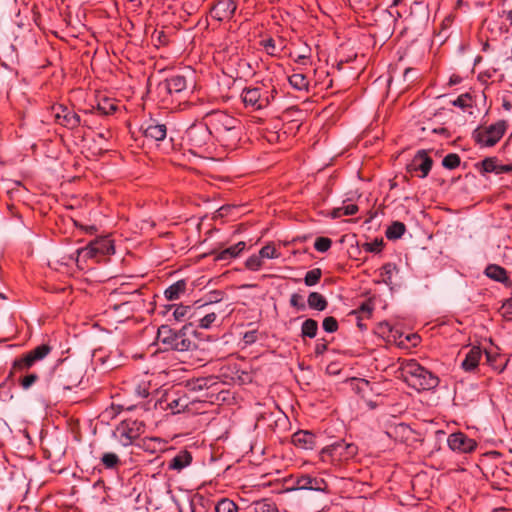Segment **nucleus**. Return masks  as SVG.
<instances>
[{
    "label": "nucleus",
    "mask_w": 512,
    "mask_h": 512,
    "mask_svg": "<svg viewBox=\"0 0 512 512\" xmlns=\"http://www.w3.org/2000/svg\"><path fill=\"white\" fill-rule=\"evenodd\" d=\"M187 288V283L185 280H178L164 291V296L169 301H174L180 299V297L185 293Z\"/></svg>",
    "instance_id": "obj_26"
},
{
    "label": "nucleus",
    "mask_w": 512,
    "mask_h": 512,
    "mask_svg": "<svg viewBox=\"0 0 512 512\" xmlns=\"http://www.w3.org/2000/svg\"><path fill=\"white\" fill-rule=\"evenodd\" d=\"M51 112L56 123L65 128L72 130L81 125L80 116L63 104L52 105Z\"/></svg>",
    "instance_id": "obj_11"
},
{
    "label": "nucleus",
    "mask_w": 512,
    "mask_h": 512,
    "mask_svg": "<svg viewBox=\"0 0 512 512\" xmlns=\"http://www.w3.org/2000/svg\"><path fill=\"white\" fill-rule=\"evenodd\" d=\"M37 361L33 358L30 352L26 353L20 358L14 360L13 369L15 371H26L30 369Z\"/></svg>",
    "instance_id": "obj_31"
},
{
    "label": "nucleus",
    "mask_w": 512,
    "mask_h": 512,
    "mask_svg": "<svg viewBox=\"0 0 512 512\" xmlns=\"http://www.w3.org/2000/svg\"><path fill=\"white\" fill-rule=\"evenodd\" d=\"M290 85L299 91L308 90L309 80L302 73H294L288 78Z\"/></svg>",
    "instance_id": "obj_32"
},
{
    "label": "nucleus",
    "mask_w": 512,
    "mask_h": 512,
    "mask_svg": "<svg viewBox=\"0 0 512 512\" xmlns=\"http://www.w3.org/2000/svg\"><path fill=\"white\" fill-rule=\"evenodd\" d=\"M318 323L314 319H306L301 325V337L314 338L317 335Z\"/></svg>",
    "instance_id": "obj_34"
},
{
    "label": "nucleus",
    "mask_w": 512,
    "mask_h": 512,
    "mask_svg": "<svg viewBox=\"0 0 512 512\" xmlns=\"http://www.w3.org/2000/svg\"><path fill=\"white\" fill-rule=\"evenodd\" d=\"M482 355L483 351L479 346L471 347L461 362V368L465 372H475L479 366Z\"/></svg>",
    "instance_id": "obj_19"
},
{
    "label": "nucleus",
    "mask_w": 512,
    "mask_h": 512,
    "mask_svg": "<svg viewBox=\"0 0 512 512\" xmlns=\"http://www.w3.org/2000/svg\"><path fill=\"white\" fill-rule=\"evenodd\" d=\"M499 313L505 320L512 321V298L502 304Z\"/></svg>",
    "instance_id": "obj_48"
},
{
    "label": "nucleus",
    "mask_w": 512,
    "mask_h": 512,
    "mask_svg": "<svg viewBox=\"0 0 512 512\" xmlns=\"http://www.w3.org/2000/svg\"><path fill=\"white\" fill-rule=\"evenodd\" d=\"M483 173H495L499 174V163L495 158H486L481 162Z\"/></svg>",
    "instance_id": "obj_41"
},
{
    "label": "nucleus",
    "mask_w": 512,
    "mask_h": 512,
    "mask_svg": "<svg viewBox=\"0 0 512 512\" xmlns=\"http://www.w3.org/2000/svg\"><path fill=\"white\" fill-rule=\"evenodd\" d=\"M502 106L505 110H510L512 108V104L508 101H504Z\"/></svg>",
    "instance_id": "obj_63"
},
{
    "label": "nucleus",
    "mask_w": 512,
    "mask_h": 512,
    "mask_svg": "<svg viewBox=\"0 0 512 512\" xmlns=\"http://www.w3.org/2000/svg\"><path fill=\"white\" fill-rule=\"evenodd\" d=\"M204 120L212 132V137L226 150L237 148L242 137V125L239 119L222 110L207 112Z\"/></svg>",
    "instance_id": "obj_1"
},
{
    "label": "nucleus",
    "mask_w": 512,
    "mask_h": 512,
    "mask_svg": "<svg viewBox=\"0 0 512 512\" xmlns=\"http://www.w3.org/2000/svg\"><path fill=\"white\" fill-rule=\"evenodd\" d=\"M342 209L341 207H337V208H334L332 211H331V217L336 219V218H340L342 217Z\"/></svg>",
    "instance_id": "obj_59"
},
{
    "label": "nucleus",
    "mask_w": 512,
    "mask_h": 512,
    "mask_svg": "<svg viewBox=\"0 0 512 512\" xmlns=\"http://www.w3.org/2000/svg\"><path fill=\"white\" fill-rule=\"evenodd\" d=\"M158 341L166 349L185 352L197 348V337L192 325H185L179 330H173L168 325H162L157 332Z\"/></svg>",
    "instance_id": "obj_3"
},
{
    "label": "nucleus",
    "mask_w": 512,
    "mask_h": 512,
    "mask_svg": "<svg viewBox=\"0 0 512 512\" xmlns=\"http://www.w3.org/2000/svg\"><path fill=\"white\" fill-rule=\"evenodd\" d=\"M215 385H218L217 378L209 376L189 380L186 384V388L188 391L198 392L204 389H210Z\"/></svg>",
    "instance_id": "obj_24"
},
{
    "label": "nucleus",
    "mask_w": 512,
    "mask_h": 512,
    "mask_svg": "<svg viewBox=\"0 0 512 512\" xmlns=\"http://www.w3.org/2000/svg\"><path fill=\"white\" fill-rule=\"evenodd\" d=\"M382 245H383V241L382 240L379 241L376 239L372 242L365 243L364 249H365V251H368V252L378 253L381 251Z\"/></svg>",
    "instance_id": "obj_54"
},
{
    "label": "nucleus",
    "mask_w": 512,
    "mask_h": 512,
    "mask_svg": "<svg viewBox=\"0 0 512 512\" xmlns=\"http://www.w3.org/2000/svg\"><path fill=\"white\" fill-rule=\"evenodd\" d=\"M400 373L404 382L418 392L433 390L439 385L438 376L421 366L415 359L403 361Z\"/></svg>",
    "instance_id": "obj_2"
},
{
    "label": "nucleus",
    "mask_w": 512,
    "mask_h": 512,
    "mask_svg": "<svg viewBox=\"0 0 512 512\" xmlns=\"http://www.w3.org/2000/svg\"><path fill=\"white\" fill-rule=\"evenodd\" d=\"M263 265V260L259 254L249 256L245 261V267L251 271H258Z\"/></svg>",
    "instance_id": "obj_43"
},
{
    "label": "nucleus",
    "mask_w": 512,
    "mask_h": 512,
    "mask_svg": "<svg viewBox=\"0 0 512 512\" xmlns=\"http://www.w3.org/2000/svg\"><path fill=\"white\" fill-rule=\"evenodd\" d=\"M246 248V243L244 241H240L235 245H232L228 248L223 249L219 253L216 254V261H230L236 257H238Z\"/></svg>",
    "instance_id": "obj_25"
},
{
    "label": "nucleus",
    "mask_w": 512,
    "mask_h": 512,
    "mask_svg": "<svg viewBox=\"0 0 512 512\" xmlns=\"http://www.w3.org/2000/svg\"><path fill=\"white\" fill-rule=\"evenodd\" d=\"M373 312V306L369 302L362 303L359 308L355 311H353L354 314L360 318L361 316L369 318Z\"/></svg>",
    "instance_id": "obj_50"
},
{
    "label": "nucleus",
    "mask_w": 512,
    "mask_h": 512,
    "mask_svg": "<svg viewBox=\"0 0 512 512\" xmlns=\"http://www.w3.org/2000/svg\"><path fill=\"white\" fill-rule=\"evenodd\" d=\"M38 380V375L35 373H31L28 375H25L20 379V386L27 390L29 389L36 381Z\"/></svg>",
    "instance_id": "obj_52"
},
{
    "label": "nucleus",
    "mask_w": 512,
    "mask_h": 512,
    "mask_svg": "<svg viewBox=\"0 0 512 512\" xmlns=\"http://www.w3.org/2000/svg\"><path fill=\"white\" fill-rule=\"evenodd\" d=\"M257 339L256 331H248L244 335V340L247 344L254 343Z\"/></svg>",
    "instance_id": "obj_58"
},
{
    "label": "nucleus",
    "mask_w": 512,
    "mask_h": 512,
    "mask_svg": "<svg viewBox=\"0 0 512 512\" xmlns=\"http://www.w3.org/2000/svg\"><path fill=\"white\" fill-rule=\"evenodd\" d=\"M276 94L277 90L271 83L257 82L245 87L240 97L246 109L260 111L272 103Z\"/></svg>",
    "instance_id": "obj_5"
},
{
    "label": "nucleus",
    "mask_w": 512,
    "mask_h": 512,
    "mask_svg": "<svg viewBox=\"0 0 512 512\" xmlns=\"http://www.w3.org/2000/svg\"><path fill=\"white\" fill-rule=\"evenodd\" d=\"M475 103L476 101L471 93L461 94L452 102L454 106L459 107L463 111H468Z\"/></svg>",
    "instance_id": "obj_33"
},
{
    "label": "nucleus",
    "mask_w": 512,
    "mask_h": 512,
    "mask_svg": "<svg viewBox=\"0 0 512 512\" xmlns=\"http://www.w3.org/2000/svg\"><path fill=\"white\" fill-rule=\"evenodd\" d=\"M289 302L292 307L298 310H304L306 308L302 296L298 293L292 294Z\"/></svg>",
    "instance_id": "obj_53"
},
{
    "label": "nucleus",
    "mask_w": 512,
    "mask_h": 512,
    "mask_svg": "<svg viewBox=\"0 0 512 512\" xmlns=\"http://www.w3.org/2000/svg\"><path fill=\"white\" fill-rule=\"evenodd\" d=\"M261 45L263 46L266 53L271 56H276L282 51L281 48L277 47L275 40L272 38L262 40Z\"/></svg>",
    "instance_id": "obj_45"
},
{
    "label": "nucleus",
    "mask_w": 512,
    "mask_h": 512,
    "mask_svg": "<svg viewBox=\"0 0 512 512\" xmlns=\"http://www.w3.org/2000/svg\"><path fill=\"white\" fill-rule=\"evenodd\" d=\"M504 13L506 14V19L509 21L510 25H512V9Z\"/></svg>",
    "instance_id": "obj_62"
},
{
    "label": "nucleus",
    "mask_w": 512,
    "mask_h": 512,
    "mask_svg": "<svg viewBox=\"0 0 512 512\" xmlns=\"http://www.w3.org/2000/svg\"><path fill=\"white\" fill-rule=\"evenodd\" d=\"M341 209L343 216L354 215L358 212V206L352 203L342 205Z\"/></svg>",
    "instance_id": "obj_55"
},
{
    "label": "nucleus",
    "mask_w": 512,
    "mask_h": 512,
    "mask_svg": "<svg viewBox=\"0 0 512 512\" xmlns=\"http://www.w3.org/2000/svg\"><path fill=\"white\" fill-rule=\"evenodd\" d=\"M152 381L148 375L137 380L135 393L141 398H147L151 394Z\"/></svg>",
    "instance_id": "obj_28"
},
{
    "label": "nucleus",
    "mask_w": 512,
    "mask_h": 512,
    "mask_svg": "<svg viewBox=\"0 0 512 512\" xmlns=\"http://www.w3.org/2000/svg\"><path fill=\"white\" fill-rule=\"evenodd\" d=\"M190 398L183 390L165 392L154 404L156 409L169 410L172 414H178L188 409Z\"/></svg>",
    "instance_id": "obj_7"
},
{
    "label": "nucleus",
    "mask_w": 512,
    "mask_h": 512,
    "mask_svg": "<svg viewBox=\"0 0 512 512\" xmlns=\"http://www.w3.org/2000/svg\"><path fill=\"white\" fill-rule=\"evenodd\" d=\"M486 363L497 373H502L508 363L506 355L499 352L498 347H490L484 350Z\"/></svg>",
    "instance_id": "obj_16"
},
{
    "label": "nucleus",
    "mask_w": 512,
    "mask_h": 512,
    "mask_svg": "<svg viewBox=\"0 0 512 512\" xmlns=\"http://www.w3.org/2000/svg\"><path fill=\"white\" fill-rule=\"evenodd\" d=\"M100 460L106 469H115L121 464L119 456L112 452L104 453Z\"/></svg>",
    "instance_id": "obj_38"
},
{
    "label": "nucleus",
    "mask_w": 512,
    "mask_h": 512,
    "mask_svg": "<svg viewBox=\"0 0 512 512\" xmlns=\"http://www.w3.org/2000/svg\"><path fill=\"white\" fill-rule=\"evenodd\" d=\"M141 130H142L143 135L146 138H149V139H152L155 141H162L166 138V135H167L166 125L160 124L154 119L145 121L141 125Z\"/></svg>",
    "instance_id": "obj_15"
},
{
    "label": "nucleus",
    "mask_w": 512,
    "mask_h": 512,
    "mask_svg": "<svg viewBox=\"0 0 512 512\" xmlns=\"http://www.w3.org/2000/svg\"><path fill=\"white\" fill-rule=\"evenodd\" d=\"M79 378H80V375H78V376L76 377L75 381H74L71 385L66 386V388L70 389V388H71V386H76V385L80 382V381H79Z\"/></svg>",
    "instance_id": "obj_64"
},
{
    "label": "nucleus",
    "mask_w": 512,
    "mask_h": 512,
    "mask_svg": "<svg viewBox=\"0 0 512 512\" xmlns=\"http://www.w3.org/2000/svg\"><path fill=\"white\" fill-rule=\"evenodd\" d=\"M212 138L208 121L204 120L192 124L186 130L184 141L193 155L206 158L211 154Z\"/></svg>",
    "instance_id": "obj_4"
},
{
    "label": "nucleus",
    "mask_w": 512,
    "mask_h": 512,
    "mask_svg": "<svg viewBox=\"0 0 512 512\" xmlns=\"http://www.w3.org/2000/svg\"><path fill=\"white\" fill-rule=\"evenodd\" d=\"M237 9L234 0H219L211 9V15L218 21L229 20L233 17Z\"/></svg>",
    "instance_id": "obj_14"
},
{
    "label": "nucleus",
    "mask_w": 512,
    "mask_h": 512,
    "mask_svg": "<svg viewBox=\"0 0 512 512\" xmlns=\"http://www.w3.org/2000/svg\"><path fill=\"white\" fill-rule=\"evenodd\" d=\"M462 78L458 75H452L449 80L450 85H456L461 82Z\"/></svg>",
    "instance_id": "obj_60"
},
{
    "label": "nucleus",
    "mask_w": 512,
    "mask_h": 512,
    "mask_svg": "<svg viewBox=\"0 0 512 512\" xmlns=\"http://www.w3.org/2000/svg\"><path fill=\"white\" fill-rule=\"evenodd\" d=\"M498 170H501V171H499V174H503V173L511 171L512 167L508 166V165L499 164V169Z\"/></svg>",
    "instance_id": "obj_61"
},
{
    "label": "nucleus",
    "mask_w": 512,
    "mask_h": 512,
    "mask_svg": "<svg viewBox=\"0 0 512 512\" xmlns=\"http://www.w3.org/2000/svg\"><path fill=\"white\" fill-rule=\"evenodd\" d=\"M448 447L457 453H472L477 448V442L463 432L451 433L447 438Z\"/></svg>",
    "instance_id": "obj_12"
},
{
    "label": "nucleus",
    "mask_w": 512,
    "mask_h": 512,
    "mask_svg": "<svg viewBox=\"0 0 512 512\" xmlns=\"http://www.w3.org/2000/svg\"><path fill=\"white\" fill-rule=\"evenodd\" d=\"M442 165L446 169L453 170L460 165V157L456 153H450L446 155L442 160Z\"/></svg>",
    "instance_id": "obj_44"
},
{
    "label": "nucleus",
    "mask_w": 512,
    "mask_h": 512,
    "mask_svg": "<svg viewBox=\"0 0 512 512\" xmlns=\"http://www.w3.org/2000/svg\"><path fill=\"white\" fill-rule=\"evenodd\" d=\"M328 349V343L324 340H318L315 344V354L317 356L323 355Z\"/></svg>",
    "instance_id": "obj_56"
},
{
    "label": "nucleus",
    "mask_w": 512,
    "mask_h": 512,
    "mask_svg": "<svg viewBox=\"0 0 512 512\" xmlns=\"http://www.w3.org/2000/svg\"><path fill=\"white\" fill-rule=\"evenodd\" d=\"M117 109V104L114 100L109 98H102L98 101L96 110L99 111L103 115H110L114 113Z\"/></svg>",
    "instance_id": "obj_36"
},
{
    "label": "nucleus",
    "mask_w": 512,
    "mask_h": 512,
    "mask_svg": "<svg viewBox=\"0 0 512 512\" xmlns=\"http://www.w3.org/2000/svg\"><path fill=\"white\" fill-rule=\"evenodd\" d=\"M193 456L188 450H180L169 462L168 469L180 473L191 465Z\"/></svg>",
    "instance_id": "obj_21"
},
{
    "label": "nucleus",
    "mask_w": 512,
    "mask_h": 512,
    "mask_svg": "<svg viewBox=\"0 0 512 512\" xmlns=\"http://www.w3.org/2000/svg\"><path fill=\"white\" fill-rule=\"evenodd\" d=\"M322 327L326 332L334 333L338 330V322L334 317L329 316L324 318L322 322Z\"/></svg>",
    "instance_id": "obj_49"
},
{
    "label": "nucleus",
    "mask_w": 512,
    "mask_h": 512,
    "mask_svg": "<svg viewBox=\"0 0 512 512\" xmlns=\"http://www.w3.org/2000/svg\"><path fill=\"white\" fill-rule=\"evenodd\" d=\"M249 512H278L276 505L269 499H261L249 506Z\"/></svg>",
    "instance_id": "obj_29"
},
{
    "label": "nucleus",
    "mask_w": 512,
    "mask_h": 512,
    "mask_svg": "<svg viewBox=\"0 0 512 512\" xmlns=\"http://www.w3.org/2000/svg\"><path fill=\"white\" fill-rule=\"evenodd\" d=\"M260 257L263 259H275L279 257V253L274 245L267 244L263 246L259 251Z\"/></svg>",
    "instance_id": "obj_46"
},
{
    "label": "nucleus",
    "mask_w": 512,
    "mask_h": 512,
    "mask_svg": "<svg viewBox=\"0 0 512 512\" xmlns=\"http://www.w3.org/2000/svg\"><path fill=\"white\" fill-rule=\"evenodd\" d=\"M433 133L435 134H438L444 138H450L451 134L449 132V130L445 127H438V128H434L432 130Z\"/></svg>",
    "instance_id": "obj_57"
},
{
    "label": "nucleus",
    "mask_w": 512,
    "mask_h": 512,
    "mask_svg": "<svg viewBox=\"0 0 512 512\" xmlns=\"http://www.w3.org/2000/svg\"><path fill=\"white\" fill-rule=\"evenodd\" d=\"M322 271L320 268H314L312 270H309L305 277H304V283L306 286H315L321 279Z\"/></svg>",
    "instance_id": "obj_40"
},
{
    "label": "nucleus",
    "mask_w": 512,
    "mask_h": 512,
    "mask_svg": "<svg viewBox=\"0 0 512 512\" xmlns=\"http://www.w3.org/2000/svg\"><path fill=\"white\" fill-rule=\"evenodd\" d=\"M297 489L325 492L328 490L327 482L321 477L302 475L297 479Z\"/></svg>",
    "instance_id": "obj_17"
},
{
    "label": "nucleus",
    "mask_w": 512,
    "mask_h": 512,
    "mask_svg": "<svg viewBox=\"0 0 512 512\" xmlns=\"http://www.w3.org/2000/svg\"><path fill=\"white\" fill-rule=\"evenodd\" d=\"M168 311H172V317L177 322H183L189 319L192 316V307L189 305L183 304H173L169 305Z\"/></svg>",
    "instance_id": "obj_27"
},
{
    "label": "nucleus",
    "mask_w": 512,
    "mask_h": 512,
    "mask_svg": "<svg viewBox=\"0 0 512 512\" xmlns=\"http://www.w3.org/2000/svg\"><path fill=\"white\" fill-rule=\"evenodd\" d=\"M161 87H163L170 95L178 94L187 88V80L182 75H173L166 79Z\"/></svg>",
    "instance_id": "obj_23"
},
{
    "label": "nucleus",
    "mask_w": 512,
    "mask_h": 512,
    "mask_svg": "<svg viewBox=\"0 0 512 512\" xmlns=\"http://www.w3.org/2000/svg\"><path fill=\"white\" fill-rule=\"evenodd\" d=\"M506 129L507 122L499 120L487 127L476 129L474 131V138L480 146L492 147L503 137Z\"/></svg>",
    "instance_id": "obj_8"
},
{
    "label": "nucleus",
    "mask_w": 512,
    "mask_h": 512,
    "mask_svg": "<svg viewBox=\"0 0 512 512\" xmlns=\"http://www.w3.org/2000/svg\"><path fill=\"white\" fill-rule=\"evenodd\" d=\"M332 240L328 237H318L314 242V248L316 251L324 253L331 248Z\"/></svg>",
    "instance_id": "obj_47"
},
{
    "label": "nucleus",
    "mask_w": 512,
    "mask_h": 512,
    "mask_svg": "<svg viewBox=\"0 0 512 512\" xmlns=\"http://www.w3.org/2000/svg\"><path fill=\"white\" fill-rule=\"evenodd\" d=\"M138 446L150 454H156L166 450L167 441L160 437H144Z\"/></svg>",
    "instance_id": "obj_22"
},
{
    "label": "nucleus",
    "mask_w": 512,
    "mask_h": 512,
    "mask_svg": "<svg viewBox=\"0 0 512 512\" xmlns=\"http://www.w3.org/2000/svg\"><path fill=\"white\" fill-rule=\"evenodd\" d=\"M406 227L402 222H393L386 231V237L390 240L399 239L405 233Z\"/></svg>",
    "instance_id": "obj_37"
},
{
    "label": "nucleus",
    "mask_w": 512,
    "mask_h": 512,
    "mask_svg": "<svg viewBox=\"0 0 512 512\" xmlns=\"http://www.w3.org/2000/svg\"><path fill=\"white\" fill-rule=\"evenodd\" d=\"M433 165L432 158L428 155L426 150H419L413 157L408 170L410 172H420L419 177L425 178L428 176Z\"/></svg>",
    "instance_id": "obj_13"
},
{
    "label": "nucleus",
    "mask_w": 512,
    "mask_h": 512,
    "mask_svg": "<svg viewBox=\"0 0 512 512\" xmlns=\"http://www.w3.org/2000/svg\"><path fill=\"white\" fill-rule=\"evenodd\" d=\"M216 512H238L237 505L228 498L219 500L215 507Z\"/></svg>",
    "instance_id": "obj_39"
},
{
    "label": "nucleus",
    "mask_w": 512,
    "mask_h": 512,
    "mask_svg": "<svg viewBox=\"0 0 512 512\" xmlns=\"http://www.w3.org/2000/svg\"><path fill=\"white\" fill-rule=\"evenodd\" d=\"M397 272V267L393 263H386L380 269L381 282L386 285L393 284V275Z\"/></svg>",
    "instance_id": "obj_35"
},
{
    "label": "nucleus",
    "mask_w": 512,
    "mask_h": 512,
    "mask_svg": "<svg viewBox=\"0 0 512 512\" xmlns=\"http://www.w3.org/2000/svg\"><path fill=\"white\" fill-rule=\"evenodd\" d=\"M358 454V447L354 443L345 440L336 441L327 445L320 451V460L323 463L339 467L353 460Z\"/></svg>",
    "instance_id": "obj_6"
},
{
    "label": "nucleus",
    "mask_w": 512,
    "mask_h": 512,
    "mask_svg": "<svg viewBox=\"0 0 512 512\" xmlns=\"http://www.w3.org/2000/svg\"><path fill=\"white\" fill-rule=\"evenodd\" d=\"M291 441L298 448L311 450L315 446L316 436L310 431L299 430L292 435Z\"/></svg>",
    "instance_id": "obj_20"
},
{
    "label": "nucleus",
    "mask_w": 512,
    "mask_h": 512,
    "mask_svg": "<svg viewBox=\"0 0 512 512\" xmlns=\"http://www.w3.org/2000/svg\"><path fill=\"white\" fill-rule=\"evenodd\" d=\"M145 425L138 420H125L116 430V437L122 446H129L144 433Z\"/></svg>",
    "instance_id": "obj_10"
},
{
    "label": "nucleus",
    "mask_w": 512,
    "mask_h": 512,
    "mask_svg": "<svg viewBox=\"0 0 512 512\" xmlns=\"http://www.w3.org/2000/svg\"><path fill=\"white\" fill-rule=\"evenodd\" d=\"M29 352L36 361H40L51 352V347L48 344H41Z\"/></svg>",
    "instance_id": "obj_42"
},
{
    "label": "nucleus",
    "mask_w": 512,
    "mask_h": 512,
    "mask_svg": "<svg viewBox=\"0 0 512 512\" xmlns=\"http://www.w3.org/2000/svg\"><path fill=\"white\" fill-rule=\"evenodd\" d=\"M216 318H217L216 313H214V312L208 313V314H206L205 316H203L202 318L199 319V324L198 325H199L200 328L208 329L215 322Z\"/></svg>",
    "instance_id": "obj_51"
},
{
    "label": "nucleus",
    "mask_w": 512,
    "mask_h": 512,
    "mask_svg": "<svg viewBox=\"0 0 512 512\" xmlns=\"http://www.w3.org/2000/svg\"><path fill=\"white\" fill-rule=\"evenodd\" d=\"M307 303L311 309L317 311H323L327 307V301L325 297L318 292H311L308 295Z\"/></svg>",
    "instance_id": "obj_30"
},
{
    "label": "nucleus",
    "mask_w": 512,
    "mask_h": 512,
    "mask_svg": "<svg viewBox=\"0 0 512 512\" xmlns=\"http://www.w3.org/2000/svg\"><path fill=\"white\" fill-rule=\"evenodd\" d=\"M78 255L84 258H99L114 254L113 240L108 236L94 239L86 247L77 250Z\"/></svg>",
    "instance_id": "obj_9"
},
{
    "label": "nucleus",
    "mask_w": 512,
    "mask_h": 512,
    "mask_svg": "<svg viewBox=\"0 0 512 512\" xmlns=\"http://www.w3.org/2000/svg\"><path fill=\"white\" fill-rule=\"evenodd\" d=\"M484 275L489 279L503 284L505 287H511L512 282L508 276L507 270L497 264H488L484 269Z\"/></svg>",
    "instance_id": "obj_18"
}]
</instances>
